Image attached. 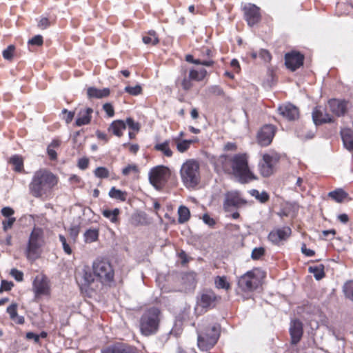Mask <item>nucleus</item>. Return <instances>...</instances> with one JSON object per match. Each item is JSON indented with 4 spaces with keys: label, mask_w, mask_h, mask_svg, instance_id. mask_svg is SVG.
I'll use <instances>...</instances> for the list:
<instances>
[{
    "label": "nucleus",
    "mask_w": 353,
    "mask_h": 353,
    "mask_svg": "<svg viewBox=\"0 0 353 353\" xmlns=\"http://www.w3.org/2000/svg\"><path fill=\"white\" fill-rule=\"evenodd\" d=\"M89 165V159L86 157L81 158L78 161V167L81 170H85Z\"/></svg>",
    "instance_id": "680f3d73"
},
{
    "label": "nucleus",
    "mask_w": 353,
    "mask_h": 353,
    "mask_svg": "<svg viewBox=\"0 0 353 353\" xmlns=\"http://www.w3.org/2000/svg\"><path fill=\"white\" fill-rule=\"evenodd\" d=\"M203 221H204L205 223L208 224L210 226H212L215 223L214 219L207 214L203 216Z\"/></svg>",
    "instance_id": "338daca9"
},
{
    "label": "nucleus",
    "mask_w": 353,
    "mask_h": 353,
    "mask_svg": "<svg viewBox=\"0 0 353 353\" xmlns=\"http://www.w3.org/2000/svg\"><path fill=\"white\" fill-rule=\"evenodd\" d=\"M57 183V179L46 170L37 171L29 184L30 193L36 198L48 194Z\"/></svg>",
    "instance_id": "f03ea898"
},
{
    "label": "nucleus",
    "mask_w": 353,
    "mask_h": 353,
    "mask_svg": "<svg viewBox=\"0 0 353 353\" xmlns=\"http://www.w3.org/2000/svg\"><path fill=\"white\" fill-rule=\"evenodd\" d=\"M174 141L180 152H185L190 148V141H188V140H179V138H174Z\"/></svg>",
    "instance_id": "4c0bfd02"
},
{
    "label": "nucleus",
    "mask_w": 353,
    "mask_h": 353,
    "mask_svg": "<svg viewBox=\"0 0 353 353\" xmlns=\"http://www.w3.org/2000/svg\"><path fill=\"white\" fill-rule=\"evenodd\" d=\"M126 128V124L123 121L117 120L113 121L110 128L109 130H112L113 134L117 137H121L123 134V130Z\"/></svg>",
    "instance_id": "bb28decb"
},
{
    "label": "nucleus",
    "mask_w": 353,
    "mask_h": 353,
    "mask_svg": "<svg viewBox=\"0 0 353 353\" xmlns=\"http://www.w3.org/2000/svg\"><path fill=\"white\" fill-rule=\"evenodd\" d=\"M32 290L35 297L48 295L50 293V286L48 279L43 275H37L34 279Z\"/></svg>",
    "instance_id": "9b49d317"
},
{
    "label": "nucleus",
    "mask_w": 353,
    "mask_h": 353,
    "mask_svg": "<svg viewBox=\"0 0 353 353\" xmlns=\"http://www.w3.org/2000/svg\"><path fill=\"white\" fill-rule=\"evenodd\" d=\"M343 291L346 297L353 301V281H348L344 285Z\"/></svg>",
    "instance_id": "a19ab883"
},
{
    "label": "nucleus",
    "mask_w": 353,
    "mask_h": 353,
    "mask_svg": "<svg viewBox=\"0 0 353 353\" xmlns=\"http://www.w3.org/2000/svg\"><path fill=\"white\" fill-rule=\"evenodd\" d=\"M50 26V21L48 18L42 17L38 22V27L42 30L47 28Z\"/></svg>",
    "instance_id": "e2e57ef3"
},
{
    "label": "nucleus",
    "mask_w": 353,
    "mask_h": 353,
    "mask_svg": "<svg viewBox=\"0 0 353 353\" xmlns=\"http://www.w3.org/2000/svg\"><path fill=\"white\" fill-rule=\"evenodd\" d=\"M290 332L292 343H297L303 335L302 323L296 319L292 321L290 328Z\"/></svg>",
    "instance_id": "412c9836"
},
{
    "label": "nucleus",
    "mask_w": 353,
    "mask_h": 353,
    "mask_svg": "<svg viewBox=\"0 0 353 353\" xmlns=\"http://www.w3.org/2000/svg\"><path fill=\"white\" fill-rule=\"evenodd\" d=\"M103 109L109 117H112L114 115V110L111 103H106L103 104Z\"/></svg>",
    "instance_id": "5fc2aeb1"
},
{
    "label": "nucleus",
    "mask_w": 353,
    "mask_h": 353,
    "mask_svg": "<svg viewBox=\"0 0 353 353\" xmlns=\"http://www.w3.org/2000/svg\"><path fill=\"white\" fill-rule=\"evenodd\" d=\"M278 161L279 157L276 154H263V159L259 163L261 174L265 177L272 175L274 172V167Z\"/></svg>",
    "instance_id": "9d476101"
},
{
    "label": "nucleus",
    "mask_w": 353,
    "mask_h": 353,
    "mask_svg": "<svg viewBox=\"0 0 353 353\" xmlns=\"http://www.w3.org/2000/svg\"><path fill=\"white\" fill-rule=\"evenodd\" d=\"M170 176V170L168 168L158 165L150 171L149 180L157 190H161L168 181Z\"/></svg>",
    "instance_id": "0eeeda50"
},
{
    "label": "nucleus",
    "mask_w": 353,
    "mask_h": 353,
    "mask_svg": "<svg viewBox=\"0 0 353 353\" xmlns=\"http://www.w3.org/2000/svg\"><path fill=\"white\" fill-rule=\"evenodd\" d=\"M94 174L98 178H108L109 176V171L104 167H99L95 169Z\"/></svg>",
    "instance_id": "37998d69"
},
{
    "label": "nucleus",
    "mask_w": 353,
    "mask_h": 353,
    "mask_svg": "<svg viewBox=\"0 0 353 353\" xmlns=\"http://www.w3.org/2000/svg\"><path fill=\"white\" fill-rule=\"evenodd\" d=\"M17 305L16 303L11 304L7 308V312L10 314V319L12 320H15V319L17 316Z\"/></svg>",
    "instance_id": "de8ad7c7"
},
{
    "label": "nucleus",
    "mask_w": 353,
    "mask_h": 353,
    "mask_svg": "<svg viewBox=\"0 0 353 353\" xmlns=\"http://www.w3.org/2000/svg\"><path fill=\"white\" fill-rule=\"evenodd\" d=\"M214 164L216 167L225 171L230 170V165L231 173L242 183L256 179V176L248 166V157L245 154H236L232 157L221 155L216 159Z\"/></svg>",
    "instance_id": "f257e3e1"
},
{
    "label": "nucleus",
    "mask_w": 353,
    "mask_h": 353,
    "mask_svg": "<svg viewBox=\"0 0 353 353\" xmlns=\"http://www.w3.org/2000/svg\"><path fill=\"white\" fill-rule=\"evenodd\" d=\"M10 275L19 282L22 281L23 279V273L15 268L11 270Z\"/></svg>",
    "instance_id": "864d4df0"
},
{
    "label": "nucleus",
    "mask_w": 353,
    "mask_h": 353,
    "mask_svg": "<svg viewBox=\"0 0 353 353\" xmlns=\"http://www.w3.org/2000/svg\"><path fill=\"white\" fill-rule=\"evenodd\" d=\"M309 272L314 274V276L316 280H320L325 276L323 265L310 266L309 268Z\"/></svg>",
    "instance_id": "c9c22d12"
},
{
    "label": "nucleus",
    "mask_w": 353,
    "mask_h": 353,
    "mask_svg": "<svg viewBox=\"0 0 353 353\" xmlns=\"http://www.w3.org/2000/svg\"><path fill=\"white\" fill-rule=\"evenodd\" d=\"M264 276V272L261 270L253 269L239 278L238 286L243 292H253L259 287L261 279Z\"/></svg>",
    "instance_id": "39448f33"
},
{
    "label": "nucleus",
    "mask_w": 353,
    "mask_h": 353,
    "mask_svg": "<svg viewBox=\"0 0 353 353\" xmlns=\"http://www.w3.org/2000/svg\"><path fill=\"white\" fill-rule=\"evenodd\" d=\"M215 286L219 289H224L228 290L230 288V284L227 281L225 276H217L214 279Z\"/></svg>",
    "instance_id": "473e14b6"
},
{
    "label": "nucleus",
    "mask_w": 353,
    "mask_h": 353,
    "mask_svg": "<svg viewBox=\"0 0 353 353\" xmlns=\"http://www.w3.org/2000/svg\"><path fill=\"white\" fill-rule=\"evenodd\" d=\"M161 319V312L157 307L147 309L140 319V331L145 336L155 334L159 327Z\"/></svg>",
    "instance_id": "7ed1b4c3"
},
{
    "label": "nucleus",
    "mask_w": 353,
    "mask_h": 353,
    "mask_svg": "<svg viewBox=\"0 0 353 353\" xmlns=\"http://www.w3.org/2000/svg\"><path fill=\"white\" fill-rule=\"evenodd\" d=\"M47 152L50 159L55 160L57 159V152L54 148L48 146L47 148Z\"/></svg>",
    "instance_id": "774afa93"
},
{
    "label": "nucleus",
    "mask_w": 353,
    "mask_h": 353,
    "mask_svg": "<svg viewBox=\"0 0 353 353\" xmlns=\"http://www.w3.org/2000/svg\"><path fill=\"white\" fill-rule=\"evenodd\" d=\"M207 71L205 69L200 70L192 69L189 72V78L192 81H201L205 77Z\"/></svg>",
    "instance_id": "7c9ffc66"
},
{
    "label": "nucleus",
    "mask_w": 353,
    "mask_h": 353,
    "mask_svg": "<svg viewBox=\"0 0 353 353\" xmlns=\"http://www.w3.org/2000/svg\"><path fill=\"white\" fill-rule=\"evenodd\" d=\"M212 331L213 334L210 336H207L205 337L199 335L197 344L200 350H208L216 344L219 336V329L214 326L212 328Z\"/></svg>",
    "instance_id": "f8f14e48"
},
{
    "label": "nucleus",
    "mask_w": 353,
    "mask_h": 353,
    "mask_svg": "<svg viewBox=\"0 0 353 353\" xmlns=\"http://www.w3.org/2000/svg\"><path fill=\"white\" fill-rule=\"evenodd\" d=\"M109 196L111 198L124 201L126 199L127 194L125 192L112 187L109 192Z\"/></svg>",
    "instance_id": "e433bc0d"
},
{
    "label": "nucleus",
    "mask_w": 353,
    "mask_h": 353,
    "mask_svg": "<svg viewBox=\"0 0 353 353\" xmlns=\"http://www.w3.org/2000/svg\"><path fill=\"white\" fill-rule=\"evenodd\" d=\"M143 42L147 45H156L159 42V38L154 30H150L147 35L143 36Z\"/></svg>",
    "instance_id": "c756f323"
},
{
    "label": "nucleus",
    "mask_w": 353,
    "mask_h": 353,
    "mask_svg": "<svg viewBox=\"0 0 353 353\" xmlns=\"http://www.w3.org/2000/svg\"><path fill=\"white\" fill-rule=\"evenodd\" d=\"M43 43V37L41 35H36L34 37H32L31 39H30L28 42L29 45H35L38 46H42Z\"/></svg>",
    "instance_id": "603ef678"
},
{
    "label": "nucleus",
    "mask_w": 353,
    "mask_h": 353,
    "mask_svg": "<svg viewBox=\"0 0 353 353\" xmlns=\"http://www.w3.org/2000/svg\"><path fill=\"white\" fill-rule=\"evenodd\" d=\"M182 182L187 188L196 186L201 179L200 165L194 159H188L183 163L180 170Z\"/></svg>",
    "instance_id": "20e7f679"
},
{
    "label": "nucleus",
    "mask_w": 353,
    "mask_h": 353,
    "mask_svg": "<svg viewBox=\"0 0 353 353\" xmlns=\"http://www.w3.org/2000/svg\"><path fill=\"white\" fill-rule=\"evenodd\" d=\"M126 123L128 124L129 128H131L132 130H135L137 132H138L139 130V128H140L139 123L137 122H135L132 119L128 118L126 119Z\"/></svg>",
    "instance_id": "13d9d810"
},
{
    "label": "nucleus",
    "mask_w": 353,
    "mask_h": 353,
    "mask_svg": "<svg viewBox=\"0 0 353 353\" xmlns=\"http://www.w3.org/2000/svg\"><path fill=\"white\" fill-rule=\"evenodd\" d=\"M179 219L178 221L180 223H183L188 221L190 219V210L187 207L180 206L178 210Z\"/></svg>",
    "instance_id": "f704fd0d"
},
{
    "label": "nucleus",
    "mask_w": 353,
    "mask_h": 353,
    "mask_svg": "<svg viewBox=\"0 0 353 353\" xmlns=\"http://www.w3.org/2000/svg\"><path fill=\"white\" fill-rule=\"evenodd\" d=\"M312 119L315 125H321L326 123H332L334 119L321 107H316L312 112Z\"/></svg>",
    "instance_id": "6ab92c4d"
},
{
    "label": "nucleus",
    "mask_w": 353,
    "mask_h": 353,
    "mask_svg": "<svg viewBox=\"0 0 353 353\" xmlns=\"http://www.w3.org/2000/svg\"><path fill=\"white\" fill-rule=\"evenodd\" d=\"M59 238L60 241L61 242L64 252L68 254H70L72 253V250H71L69 244L67 243L65 236L63 235L60 234L59 236Z\"/></svg>",
    "instance_id": "09e8293b"
},
{
    "label": "nucleus",
    "mask_w": 353,
    "mask_h": 353,
    "mask_svg": "<svg viewBox=\"0 0 353 353\" xmlns=\"http://www.w3.org/2000/svg\"><path fill=\"white\" fill-rule=\"evenodd\" d=\"M93 272L101 281H110L114 277V270L111 264L107 261L97 260L94 262Z\"/></svg>",
    "instance_id": "6e6552de"
},
{
    "label": "nucleus",
    "mask_w": 353,
    "mask_h": 353,
    "mask_svg": "<svg viewBox=\"0 0 353 353\" xmlns=\"http://www.w3.org/2000/svg\"><path fill=\"white\" fill-rule=\"evenodd\" d=\"M13 286L14 283L12 281L2 280L0 286V293L3 292V291H10Z\"/></svg>",
    "instance_id": "8fccbe9b"
},
{
    "label": "nucleus",
    "mask_w": 353,
    "mask_h": 353,
    "mask_svg": "<svg viewBox=\"0 0 353 353\" xmlns=\"http://www.w3.org/2000/svg\"><path fill=\"white\" fill-rule=\"evenodd\" d=\"M301 251L307 256H312L314 255V251L310 249H307L305 244H303L301 247Z\"/></svg>",
    "instance_id": "69168bd1"
},
{
    "label": "nucleus",
    "mask_w": 353,
    "mask_h": 353,
    "mask_svg": "<svg viewBox=\"0 0 353 353\" xmlns=\"http://www.w3.org/2000/svg\"><path fill=\"white\" fill-rule=\"evenodd\" d=\"M265 252L264 248L260 247V248H254L252 252V258L253 259H260Z\"/></svg>",
    "instance_id": "3c124183"
},
{
    "label": "nucleus",
    "mask_w": 353,
    "mask_h": 353,
    "mask_svg": "<svg viewBox=\"0 0 353 353\" xmlns=\"http://www.w3.org/2000/svg\"><path fill=\"white\" fill-rule=\"evenodd\" d=\"M14 211L12 208L10 207H4L1 210V214L7 218L12 217V216L14 214Z\"/></svg>",
    "instance_id": "052dcab7"
},
{
    "label": "nucleus",
    "mask_w": 353,
    "mask_h": 353,
    "mask_svg": "<svg viewBox=\"0 0 353 353\" xmlns=\"http://www.w3.org/2000/svg\"><path fill=\"white\" fill-rule=\"evenodd\" d=\"M92 112L93 110L91 108L81 109L77 114L76 125L81 126L90 123Z\"/></svg>",
    "instance_id": "5701e85b"
},
{
    "label": "nucleus",
    "mask_w": 353,
    "mask_h": 353,
    "mask_svg": "<svg viewBox=\"0 0 353 353\" xmlns=\"http://www.w3.org/2000/svg\"><path fill=\"white\" fill-rule=\"evenodd\" d=\"M43 231L39 228H34L29 237L26 251V257L29 260H35L40 255V248L43 245Z\"/></svg>",
    "instance_id": "423d86ee"
},
{
    "label": "nucleus",
    "mask_w": 353,
    "mask_h": 353,
    "mask_svg": "<svg viewBox=\"0 0 353 353\" xmlns=\"http://www.w3.org/2000/svg\"><path fill=\"white\" fill-rule=\"evenodd\" d=\"M15 47L14 45H10L3 52V57L8 61H11L13 58Z\"/></svg>",
    "instance_id": "79ce46f5"
},
{
    "label": "nucleus",
    "mask_w": 353,
    "mask_h": 353,
    "mask_svg": "<svg viewBox=\"0 0 353 353\" xmlns=\"http://www.w3.org/2000/svg\"><path fill=\"white\" fill-rule=\"evenodd\" d=\"M303 55L299 52L288 53L285 56V65L288 68L294 71L303 65Z\"/></svg>",
    "instance_id": "dca6fc26"
},
{
    "label": "nucleus",
    "mask_w": 353,
    "mask_h": 353,
    "mask_svg": "<svg viewBox=\"0 0 353 353\" xmlns=\"http://www.w3.org/2000/svg\"><path fill=\"white\" fill-rule=\"evenodd\" d=\"M79 233V226L72 225L70 228V236L72 239L73 241H76L77 237Z\"/></svg>",
    "instance_id": "4d7b16f0"
},
{
    "label": "nucleus",
    "mask_w": 353,
    "mask_h": 353,
    "mask_svg": "<svg viewBox=\"0 0 353 353\" xmlns=\"http://www.w3.org/2000/svg\"><path fill=\"white\" fill-rule=\"evenodd\" d=\"M16 219L14 217H10L6 220L3 221V228L4 231H7L9 228H11Z\"/></svg>",
    "instance_id": "6e6d98bb"
},
{
    "label": "nucleus",
    "mask_w": 353,
    "mask_h": 353,
    "mask_svg": "<svg viewBox=\"0 0 353 353\" xmlns=\"http://www.w3.org/2000/svg\"><path fill=\"white\" fill-rule=\"evenodd\" d=\"M259 56L264 61H270L271 59V55L270 52L266 50H261L259 53Z\"/></svg>",
    "instance_id": "bf43d9fd"
},
{
    "label": "nucleus",
    "mask_w": 353,
    "mask_h": 353,
    "mask_svg": "<svg viewBox=\"0 0 353 353\" xmlns=\"http://www.w3.org/2000/svg\"><path fill=\"white\" fill-rule=\"evenodd\" d=\"M94 274L88 269H83L79 280L81 288L82 289H87L91 288L92 284L94 281Z\"/></svg>",
    "instance_id": "b1692460"
},
{
    "label": "nucleus",
    "mask_w": 353,
    "mask_h": 353,
    "mask_svg": "<svg viewBox=\"0 0 353 353\" xmlns=\"http://www.w3.org/2000/svg\"><path fill=\"white\" fill-rule=\"evenodd\" d=\"M278 111L281 115L290 121L295 120L299 117V109L291 103L280 105L278 108Z\"/></svg>",
    "instance_id": "a211bd4d"
},
{
    "label": "nucleus",
    "mask_w": 353,
    "mask_h": 353,
    "mask_svg": "<svg viewBox=\"0 0 353 353\" xmlns=\"http://www.w3.org/2000/svg\"><path fill=\"white\" fill-rule=\"evenodd\" d=\"M99 233V229L97 228H90L87 230L83 234L85 242L90 243L97 241Z\"/></svg>",
    "instance_id": "cd10ccee"
},
{
    "label": "nucleus",
    "mask_w": 353,
    "mask_h": 353,
    "mask_svg": "<svg viewBox=\"0 0 353 353\" xmlns=\"http://www.w3.org/2000/svg\"><path fill=\"white\" fill-rule=\"evenodd\" d=\"M330 110L336 116H343L347 110V102L336 99H330L328 101Z\"/></svg>",
    "instance_id": "f3484780"
},
{
    "label": "nucleus",
    "mask_w": 353,
    "mask_h": 353,
    "mask_svg": "<svg viewBox=\"0 0 353 353\" xmlns=\"http://www.w3.org/2000/svg\"><path fill=\"white\" fill-rule=\"evenodd\" d=\"M110 93V89H97L94 87H90L88 88L87 94L89 99L97 98L102 99L109 96Z\"/></svg>",
    "instance_id": "a878e982"
},
{
    "label": "nucleus",
    "mask_w": 353,
    "mask_h": 353,
    "mask_svg": "<svg viewBox=\"0 0 353 353\" xmlns=\"http://www.w3.org/2000/svg\"><path fill=\"white\" fill-rule=\"evenodd\" d=\"M102 214L105 217L109 219L112 223H116L117 221V216L119 214V210L118 208H115L113 210H104Z\"/></svg>",
    "instance_id": "ea45409f"
},
{
    "label": "nucleus",
    "mask_w": 353,
    "mask_h": 353,
    "mask_svg": "<svg viewBox=\"0 0 353 353\" xmlns=\"http://www.w3.org/2000/svg\"><path fill=\"white\" fill-rule=\"evenodd\" d=\"M328 195L336 202L341 203L348 194L343 190L337 189L329 192Z\"/></svg>",
    "instance_id": "2f4dec72"
},
{
    "label": "nucleus",
    "mask_w": 353,
    "mask_h": 353,
    "mask_svg": "<svg viewBox=\"0 0 353 353\" xmlns=\"http://www.w3.org/2000/svg\"><path fill=\"white\" fill-rule=\"evenodd\" d=\"M218 297L212 291H207L201 294L199 301L200 305L203 308L212 307L215 305Z\"/></svg>",
    "instance_id": "4be33fe9"
},
{
    "label": "nucleus",
    "mask_w": 353,
    "mask_h": 353,
    "mask_svg": "<svg viewBox=\"0 0 353 353\" xmlns=\"http://www.w3.org/2000/svg\"><path fill=\"white\" fill-rule=\"evenodd\" d=\"M103 353H137V350L126 343H118L108 347Z\"/></svg>",
    "instance_id": "aec40b11"
},
{
    "label": "nucleus",
    "mask_w": 353,
    "mask_h": 353,
    "mask_svg": "<svg viewBox=\"0 0 353 353\" xmlns=\"http://www.w3.org/2000/svg\"><path fill=\"white\" fill-rule=\"evenodd\" d=\"M192 81L189 77H186L185 73L181 82L182 88L186 91L189 90L192 87Z\"/></svg>",
    "instance_id": "c03bdc74"
},
{
    "label": "nucleus",
    "mask_w": 353,
    "mask_h": 353,
    "mask_svg": "<svg viewBox=\"0 0 353 353\" xmlns=\"http://www.w3.org/2000/svg\"><path fill=\"white\" fill-rule=\"evenodd\" d=\"M170 141H165L161 143H157L154 145V149L157 151L161 152L165 157H171L172 156V151L169 146Z\"/></svg>",
    "instance_id": "c85d7f7f"
},
{
    "label": "nucleus",
    "mask_w": 353,
    "mask_h": 353,
    "mask_svg": "<svg viewBox=\"0 0 353 353\" xmlns=\"http://www.w3.org/2000/svg\"><path fill=\"white\" fill-rule=\"evenodd\" d=\"M124 90L126 92L134 96L139 94L142 90L141 87L139 85L134 87L126 86Z\"/></svg>",
    "instance_id": "a18cd8bd"
},
{
    "label": "nucleus",
    "mask_w": 353,
    "mask_h": 353,
    "mask_svg": "<svg viewBox=\"0 0 353 353\" xmlns=\"http://www.w3.org/2000/svg\"><path fill=\"white\" fill-rule=\"evenodd\" d=\"M341 138L345 148L353 152V131L349 128L341 131Z\"/></svg>",
    "instance_id": "393cba45"
},
{
    "label": "nucleus",
    "mask_w": 353,
    "mask_h": 353,
    "mask_svg": "<svg viewBox=\"0 0 353 353\" xmlns=\"http://www.w3.org/2000/svg\"><path fill=\"white\" fill-rule=\"evenodd\" d=\"M274 133L275 128L274 125H265L263 126L257 136L259 143L262 146L268 145L272 142Z\"/></svg>",
    "instance_id": "2eb2a0df"
},
{
    "label": "nucleus",
    "mask_w": 353,
    "mask_h": 353,
    "mask_svg": "<svg viewBox=\"0 0 353 353\" xmlns=\"http://www.w3.org/2000/svg\"><path fill=\"white\" fill-rule=\"evenodd\" d=\"M9 163L13 165V169L17 172H21L23 168V159L21 157L18 155H14L12 157Z\"/></svg>",
    "instance_id": "72a5a7b5"
},
{
    "label": "nucleus",
    "mask_w": 353,
    "mask_h": 353,
    "mask_svg": "<svg viewBox=\"0 0 353 353\" xmlns=\"http://www.w3.org/2000/svg\"><path fill=\"white\" fill-rule=\"evenodd\" d=\"M62 112L63 114H67V117L65 118L66 123H70L74 118V112H71V111H68L66 109H64Z\"/></svg>",
    "instance_id": "0e129e2a"
},
{
    "label": "nucleus",
    "mask_w": 353,
    "mask_h": 353,
    "mask_svg": "<svg viewBox=\"0 0 353 353\" xmlns=\"http://www.w3.org/2000/svg\"><path fill=\"white\" fill-rule=\"evenodd\" d=\"M246 203V201L240 196L237 192H230L225 194L223 208L229 211L232 207L239 208Z\"/></svg>",
    "instance_id": "ddd939ff"
},
{
    "label": "nucleus",
    "mask_w": 353,
    "mask_h": 353,
    "mask_svg": "<svg viewBox=\"0 0 353 353\" xmlns=\"http://www.w3.org/2000/svg\"><path fill=\"white\" fill-rule=\"evenodd\" d=\"M138 172V168L137 165H128L125 168H124L122 170V174L124 176H128L131 173H137Z\"/></svg>",
    "instance_id": "49530a36"
},
{
    "label": "nucleus",
    "mask_w": 353,
    "mask_h": 353,
    "mask_svg": "<svg viewBox=\"0 0 353 353\" xmlns=\"http://www.w3.org/2000/svg\"><path fill=\"white\" fill-rule=\"evenodd\" d=\"M250 194L261 203H265L269 199V195L265 191L259 192L257 190H251Z\"/></svg>",
    "instance_id": "58836bf2"
},
{
    "label": "nucleus",
    "mask_w": 353,
    "mask_h": 353,
    "mask_svg": "<svg viewBox=\"0 0 353 353\" xmlns=\"http://www.w3.org/2000/svg\"><path fill=\"white\" fill-rule=\"evenodd\" d=\"M291 232V229L288 226L275 228L270 232L268 239L272 243L279 245L281 241H285L290 236Z\"/></svg>",
    "instance_id": "4468645a"
},
{
    "label": "nucleus",
    "mask_w": 353,
    "mask_h": 353,
    "mask_svg": "<svg viewBox=\"0 0 353 353\" xmlns=\"http://www.w3.org/2000/svg\"><path fill=\"white\" fill-rule=\"evenodd\" d=\"M244 19L249 26H253L258 23L261 19L260 8L253 3H245L242 6Z\"/></svg>",
    "instance_id": "1a4fd4ad"
}]
</instances>
